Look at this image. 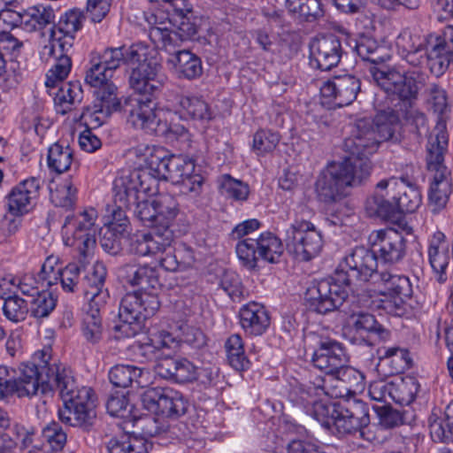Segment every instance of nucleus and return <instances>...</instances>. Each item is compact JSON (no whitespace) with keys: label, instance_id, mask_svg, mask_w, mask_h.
Here are the masks:
<instances>
[{"label":"nucleus","instance_id":"f257e3e1","mask_svg":"<svg viewBox=\"0 0 453 453\" xmlns=\"http://www.w3.org/2000/svg\"><path fill=\"white\" fill-rule=\"evenodd\" d=\"M448 139L446 124L439 121L430 133L426 146V166L432 174L428 201L434 212L446 206L452 193L451 171L443 163Z\"/></svg>","mask_w":453,"mask_h":453},{"label":"nucleus","instance_id":"f03ea898","mask_svg":"<svg viewBox=\"0 0 453 453\" xmlns=\"http://www.w3.org/2000/svg\"><path fill=\"white\" fill-rule=\"evenodd\" d=\"M372 162L362 158H344L330 164L316 181V192L325 203H332L348 195L349 188L361 185L371 174Z\"/></svg>","mask_w":453,"mask_h":453},{"label":"nucleus","instance_id":"7ed1b4c3","mask_svg":"<svg viewBox=\"0 0 453 453\" xmlns=\"http://www.w3.org/2000/svg\"><path fill=\"white\" fill-rule=\"evenodd\" d=\"M372 78L377 85L388 95L396 96L404 105L401 109L402 118L412 132L421 135L427 131V121L425 114L415 108L412 100L417 98L418 87L416 80L407 73L395 69H372Z\"/></svg>","mask_w":453,"mask_h":453},{"label":"nucleus","instance_id":"20e7f679","mask_svg":"<svg viewBox=\"0 0 453 453\" xmlns=\"http://www.w3.org/2000/svg\"><path fill=\"white\" fill-rule=\"evenodd\" d=\"M326 392V382L319 376L310 372L307 381L292 387L288 398L293 404L302 407L304 411L318 420L327 429L338 410V403H332Z\"/></svg>","mask_w":453,"mask_h":453},{"label":"nucleus","instance_id":"39448f33","mask_svg":"<svg viewBox=\"0 0 453 453\" xmlns=\"http://www.w3.org/2000/svg\"><path fill=\"white\" fill-rule=\"evenodd\" d=\"M159 308L157 296L150 292L134 291L121 299L119 317L121 321L115 330L130 337L139 331L141 324L153 316Z\"/></svg>","mask_w":453,"mask_h":453},{"label":"nucleus","instance_id":"423d86ee","mask_svg":"<svg viewBox=\"0 0 453 453\" xmlns=\"http://www.w3.org/2000/svg\"><path fill=\"white\" fill-rule=\"evenodd\" d=\"M129 84L140 96L131 98L126 106L125 111L128 112L127 121L136 128L150 133L156 132L158 125L154 111L156 104L149 96L159 91L150 88V81H147L146 76L141 75L134 81L133 70L129 76Z\"/></svg>","mask_w":453,"mask_h":453},{"label":"nucleus","instance_id":"0eeeda50","mask_svg":"<svg viewBox=\"0 0 453 453\" xmlns=\"http://www.w3.org/2000/svg\"><path fill=\"white\" fill-rule=\"evenodd\" d=\"M286 246L299 261H309L318 256L323 247L321 233L312 223L296 220L286 233Z\"/></svg>","mask_w":453,"mask_h":453},{"label":"nucleus","instance_id":"6e6552de","mask_svg":"<svg viewBox=\"0 0 453 453\" xmlns=\"http://www.w3.org/2000/svg\"><path fill=\"white\" fill-rule=\"evenodd\" d=\"M42 357L44 364L42 371H39V390L42 394L48 395L58 391L63 402L81 397L73 372L56 364L48 365L50 355L47 350L42 352Z\"/></svg>","mask_w":453,"mask_h":453},{"label":"nucleus","instance_id":"1a4fd4ad","mask_svg":"<svg viewBox=\"0 0 453 453\" xmlns=\"http://www.w3.org/2000/svg\"><path fill=\"white\" fill-rule=\"evenodd\" d=\"M163 171L161 178L179 186L180 194L196 198L202 193L203 178L194 173L195 163L192 159L181 155H170Z\"/></svg>","mask_w":453,"mask_h":453},{"label":"nucleus","instance_id":"9d476101","mask_svg":"<svg viewBox=\"0 0 453 453\" xmlns=\"http://www.w3.org/2000/svg\"><path fill=\"white\" fill-rule=\"evenodd\" d=\"M369 423L367 404L356 398H347L338 403V410L330 430L339 436L359 434L363 437L364 428Z\"/></svg>","mask_w":453,"mask_h":453},{"label":"nucleus","instance_id":"9b49d317","mask_svg":"<svg viewBox=\"0 0 453 453\" xmlns=\"http://www.w3.org/2000/svg\"><path fill=\"white\" fill-rule=\"evenodd\" d=\"M347 298L345 288L327 279L313 282L304 295L307 307L319 314L340 309Z\"/></svg>","mask_w":453,"mask_h":453},{"label":"nucleus","instance_id":"f8f14e48","mask_svg":"<svg viewBox=\"0 0 453 453\" xmlns=\"http://www.w3.org/2000/svg\"><path fill=\"white\" fill-rule=\"evenodd\" d=\"M20 375L15 379L7 366L0 365V400L13 395L31 397L39 391V369L33 363L22 364Z\"/></svg>","mask_w":453,"mask_h":453},{"label":"nucleus","instance_id":"ddd939ff","mask_svg":"<svg viewBox=\"0 0 453 453\" xmlns=\"http://www.w3.org/2000/svg\"><path fill=\"white\" fill-rule=\"evenodd\" d=\"M158 179L157 174L153 175L148 169H134L122 174L114 183L117 197L127 203L153 196L157 192Z\"/></svg>","mask_w":453,"mask_h":453},{"label":"nucleus","instance_id":"4468645a","mask_svg":"<svg viewBox=\"0 0 453 453\" xmlns=\"http://www.w3.org/2000/svg\"><path fill=\"white\" fill-rule=\"evenodd\" d=\"M141 402L149 411L171 418L184 415L188 409L182 395L171 388H150L142 394Z\"/></svg>","mask_w":453,"mask_h":453},{"label":"nucleus","instance_id":"2eb2a0df","mask_svg":"<svg viewBox=\"0 0 453 453\" xmlns=\"http://www.w3.org/2000/svg\"><path fill=\"white\" fill-rule=\"evenodd\" d=\"M378 261L374 250L365 247H356L343 257L339 265L347 278L346 284L350 285L353 280L360 281H373L377 272Z\"/></svg>","mask_w":453,"mask_h":453},{"label":"nucleus","instance_id":"dca6fc26","mask_svg":"<svg viewBox=\"0 0 453 453\" xmlns=\"http://www.w3.org/2000/svg\"><path fill=\"white\" fill-rule=\"evenodd\" d=\"M82 12L73 9L63 16L58 27L51 29V40L43 47L44 57H53L57 48L59 51H69L73 46L74 34L81 30L83 24Z\"/></svg>","mask_w":453,"mask_h":453},{"label":"nucleus","instance_id":"f3484780","mask_svg":"<svg viewBox=\"0 0 453 453\" xmlns=\"http://www.w3.org/2000/svg\"><path fill=\"white\" fill-rule=\"evenodd\" d=\"M361 91L360 80L351 74L335 76L320 88L323 104L344 107L351 104Z\"/></svg>","mask_w":453,"mask_h":453},{"label":"nucleus","instance_id":"a211bd4d","mask_svg":"<svg viewBox=\"0 0 453 453\" xmlns=\"http://www.w3.org/2000/svg\"><path fill=\"white\" fill-rule=\"evenodd\" d=\"M380 146L373 122L369 119L357 121L352 135L344 140L343 150L349 154L345 158L367 159Z\"/></svg>","mask_w":453,"mask_h":453},{"label":"nucleus","instance_id":"6ab92c4d","mask_svg":"<svg viewBox=\"0 0 453 453\" xmlns=\"http://www.w3.org/2000/svg\"><path fill=\"white\" fill-rule=\"evenodd\" d=\"M310 48L311 65L322 71L336 66L343 54L341 39L333 34L314 38Z\"/></svg>","mask_w":453,"mask_h":453},{"label":"nucleus","instance_id":"aec40b11","mask_svg":"<svg viewBox=\"0 0 453 453\" xmlns=\"http://www.w3.org/2000/svg\"><path fill=\"white\" fill-rule=\"evenodd\" d=\"M331 380L326 382V392L331 398L353 396L365 389V377L355 368L343 365L335 372Z\"/></svg>","mask_w":453,"mask_h":453},{"label":"nucleus","instance_id":"412c9836","mask_svg":"<svg viewBox=\"0 0 453 453\" xmlns=\"http://www.w3.org/2000/svg\"><path fill=\"white\" fill-rule=\"evenodd\" d=\"M380 190L386 191L387 196L395 201L399 207V213H412L421 203V195L418 189L410 184H407L403 178L398 180L395 177L381 180L376 185Z\"/></svg>","mask_w":453,"mask_h":453},{"label":"nucleus","instance_id":"4be33fe9","mask_svg":"<svg viewBox=\"0 0 453 453\" xmlns=\"http://www.w3.org/2000/svg\"><path fill=\"white\" fill-rule=\"evenodd\" d=\"M427 64L437 77L453 65V27H446L441 36L433 35L427 49Z\"/></svg>","mask_w":453,"mask_h":453},{"label":"nucleus","instance_id":"5701e85b","mask_svg":"<svg viewBox=\"0 0 453 453\" xmlns=\"http://www.w3.org/2000/svg\"><path fill=\"white\" fill-rule=\"evenodd\" d=\"M370 241L375 254H379L385 263H396L405 255V239L400 232L393 228L373 232L370 235Z\"/></svg>","mask_w":453,"mask_h":453},{"label":"nucleus","instance_id":"b1692460","mask_svg":"<svg viewBox=\"0 0 453 453\" xmlns=\"http://www.w3.org/2000/svg\"><path fill=\"white\" fill-rule=\"evenodd\" d=\"M347 362L348 358L342 344L333 340L320 342L319 349L315 350L312 357L313 365L325 373L323 376L319 374L317 376L328 380Z\"/></svg>","mask_w":453,"mask_h":453},{"label":"nucleus","instance_id":"393cba45","mask_svg":"<svg viewBox=\"0 0 453 453\" xmlns=\"http://www.w3.org/2000/svg\"><path fill=\"white\" fill-rule=\"evenodd\" d=\"M432 39V35L421 36L411 30H403L395 41L398 54L411 66H419L424 63L425 58H427V49Z\"/></svg>","mask_w":453,"mask_h":453},{"label":"nucleus","instance_id":"a878e982","mask_svg":"<svg viewBox=\"0 0 453 453\" xmlns=\"http://www.w3.org/2000/svg\"><path fill=\"white\" fill-rule=\"evenodd\" d=\"M372 282L382 286L385 292L394 296V301H383V309L390 312L393 311V306L395 307V311L402 310L403 298L408 297L411 294V284L407 277L394 273L392 271H380L375 274Z\"/></svg>","mask_w":453,"mask_h":453},{"label":"nucleus","instance_id":"bb28decb","mask_svg":"<svg viewBox=\"0 0 453 453\" xmlns=\"http://www.w3.org/2000/svg\"><path fill=\"white\" fill-rule=\"evenodd\" d=\"M155 358V371L163 379L180 383L196 379V366L186 358H174L173 355L157 356Z\"/></svg>","mask_w":453,"mask_h":453},{"label":"nucleus","instance_id":"cd10ccee","mask_svg":"<svg viewBox=\"0 0 453 453\" xmlns=\"http://www.w3.org/2000/svg\"><path fill=\"white\" fill-rule=\"evenodd\" d=\"M40 187L39 179L35 177L22 180L13 187L6 196L8 211L14 214L27 213L39 195Z\"/></svg>","mask_w":453,"mask_h":453},{"label":"nucleus","instance_id":"c85d7f7f","mask_svg":"<svg viewBox=\"0 0 453 453\" xmlns=\"http://www.w3.org/2000/svg\"><path fill=\"white\" fill-rule=\"evenodd\" d=\"M8 12L6 15L12 19V26L19 27L27 32L41 30L55 19L54 10L50 5L37 4L20 12Z\"/></svg>","mask_w":453,"mask_h":453},{"label":"nucleus","instance_id":"c756f323","mask_svg":"<svg viewBox=\"0 0 453 453\" xmlns=\"http://www.w3.org/2000/svg\"><path fill=\"white\" fill-rule=\"evenodd\" d=\"M349 312L351 328L370 345L389 338L390 332L379 324L373 315L355 310H350Z\"/></svg>","mask_w":453,"mask_h":453},{"label":"nucleus","instance_id":"7c9ffc66","mask_svg":"<svg viewBox=\"0 0 453 453\" xmlns=\"http://www.w3.org/2000/svg\"><path fill=\"white\" fill-rule=\"evenodd\" d=\"M119 277L131 286L140 287L142 292L156 290L161 285L157 270L149 265H125L119 269Z\"/></svg>","mask_w":453,"mask_h":453},{"label":"nucleus","instance_id":"2f4dec72","mask_svg":"<svg viewBox=\"0 0 453 453\" xmlns=\"http://www.w3.org/2000/svg\"><path fill=\"white\" fill-rule=\"evenodd\" d=\"M116 90L117 88L114 84H106L89 89L91 105L87 106V111H93L91 118L99 121V117L95 114L101 113L104 117H109L112 112L120 110V101L117 96Z\"/></svg>","mask_w":453,"mask_h":453},{"label":"nucleus","instance_id":"473e14b6","mask_svg":"<svg viewBox=\"0 0 453 453\" xmlns=\"http://www.w3.org/2000/svg\"><path fill=\"white\" fill-rule=\"evenodd\" d=\"M240 323L250 335L263 334L270 325V317L265 308L256 302L243 305L239 311Z\"/></svg>","mask_w":453,"mask_h":453},{"label":"nucleus","instance_id":"72a5a7b5","mask_svg":"<svg viewBox=\"0 0 453 453\" xmlns=\"http://www.w3.org/2000/svg\"><path fill=\"white\" fill-rule=\"evenodd\" d=\"M428 257L431 267L439 275V281H445L444 274L449 265L451 256L449 245L443 233L437 231L433 234L428 247Z\"/></svg>","mask_w":453,"mask_h":453},{"label":"nucleus","instance_id":"f704fd0d","mask_svg":"<svg viewBox=\"0 0 453 453\" xmlns=\"http://www.w3.org/2000/svg\"><path fill=\"white\" fill-rule=\"evenodd\" d=\"M355 50L362 60L373 65L370 68V73H372V69L374 68L383 69L386 71L393 69L386 68L384 66H377L389 60L390 54L387 47L379 44L378 42L372 37L366 35L360 36L357 41ZM371 74L372 75V73Z\"/></svg>","mask_w":453,"mask_h":453},{"label":"nucleus","instance_id":"c9c22d12","mask_svg":"<svg viewBox=\"0 0 453 453\" xmlns=\"http://www.w3.org/2000/svg\"><path fill=\"white\" fill-rule=\"evenodd\" d=\"M165 255L160 257V265L169 272H177L185 270L191 266L195 257L192 249L185 244H180L178 247H172L164 252Z\"/></svg>","mask_w":453,"mask_h":453},{"label":"nucleus","instance_id":"e433bc0d","mask_svg":"<svg viewBox=\"0 0 453 453\" xmlns=\"http://www.w3.org/2000/svg\"><path fill=\"white\" fill-rule=\"evenodd\" d=\"M179 108L180 115L185 119L202 122L210 121L213 119V113L209 104L201 96H180Z\"/></svg>","mask_w":453,"mask_h":453},{"label":"nucleus","instance_id":"4c0bfd02","mask_svg":"<svg viewBox=\"0 0 453 453\" xmlns=\"http://www.w3.org/2000/svg\"><path fill=\"white\" fill-rule=\"evenodd\" d=\"M168 62L173 65L180 76L188 80L199 77L203 72L200 58L188 50L174 51Z\"/></svg>","mask_w":453,"mask_h":453},{"label":"nucleus","instance_id":"58836bf2","mask_svg":"<svg viewBox=\"0 0 453 453\" xmlns=\"http://www.w3.org/2000/svg\"><path fill=\"white\" fill-rule=\"evenodd\" d=\"M375 194L366 200V210L371 215L378 216L384 219L395 220L399 219V207L395 201L390 202L383 194L384 190L376 188ZM386 189L385 191H387Z\"/></svg>","mask_w":453,"mask_h":453},{"label":"nucleus","instance_id":"ea45409f","mask_svg":"<svg viewBox=\"0 0 453 453\" xmlns=\"http://www.w3.org/2000/svg\"><path fill=\"white\" fill-rule=\"evenodd\" d=\"M134 71V81L141 75L146 76L147 81H150V88L160 91L165 81L166 76L162 71V65L154 57H150L149 60L141 63L132 68Z\"/></svg>","mask_w":453,"mask_h":453},{"label":"nucleus","instance_id":"a19ab883","mask_svg":"<svg viewBox=\"0 0 453 453\" xmlns=\"http://www.w3.org/2000/svg\"><path fill=\"white\" fill-rule=\"evenodd\" d=\"M64 406L58 410L61 422L71 426L82 427L85 425V401L81 396L63 402Z\"/></svg>","mask_w":453,"mask_h":453},{"label":"nucleus","instance_id":"79ce46f5","mask_svg":"<svg viewBox=\"0 0 453 453\" xmlns=\"http://www.w3.org/2000/svg\"><path fill=\"white\" fill-rule=\"evenodd\" d=\"M143 371L134 365H117L109 372L110 381L119 388H127L133 383L142 386Z\"/></svg>","mask_w":453,"mask_h":453},{"label":"nucleus","instance_id":"37998d69","mask_svg":"<svg viewBox=\"0 0 453 453\" xmlns=\"http://www.w3.org/2000/svg\"><path fill=\"white\" fill-rule=\"evenodd\" d=\"M154 199L158 226L170 228V225L176 218L179 209L176 199L169 194H160Z\"/></svg>","mask_w":453,"mask_h":453},{"label":"nucleus","instance_id":"c03bdc74","mask_svg":"<svg viewBox=\"0 0 453 453\" xmlns=\"http://www.w3.org/2000/svg\"><path fill=\"white\" fill-rule=\"evenodd\" d=\"M289 12L306 21H314L324 15L320 0H286Z\"/></svg>","mask_w":453,"mask_h":453},{"label":"nucleus","instance_id":"a18cd8bd","mask_svg":"<svg viewBox=\"0 0 453 453\" xmlns=\"http://www.w3.org/2000/svg\"><path fill=\"white\" fill-rule=\"evenodd\" d=\"M127 208L134 206V213L135 217L148 227H157L158 221L157 218V211L154 206V199H148L147 197H141L137 201H128L127 203L121 202Z\"/></svg>","mask_w":453,"mask_h":453},{"label":"nucleus","instance_id":"49530a36","mask_svg":"<svg viewBox=\"0 0 453 453\" xmlns=\"http://www.w3.org/2000/svg\"><path fill=\"white\" fill-rule=\"evenodd\" d=\"M257 243L258 257L269 263H277L283 253V246L279 238L271 233L262 234Z\"/></svg>","mask_w":453,"mask_h":453},{"label":"nucleus","instance_id":"de8ad7c7","mask_svg":"<svg viewBox=\"0 0 453 453\" xmlns=\"http://www.w3.org/2000/svg\"><path fill=\"white\" fill-rule=\"evenodd\" d=\"M150 344L146 346V351L157 356L174 355L179 351L180 341L168 332H159L151 340Z\"/></svg>","mask_w":453,"mask_h":453},{"label":"nucleus","instance_id":"09e8293b","mask_svg":"<svg viewBox=\"0 0 453 453\" xmlns=\"http://www.w3.org/2000/svg\"><path fill=\"white\" fill-rule=\"evenodd\" d=\"M64 242L66 246L73 247L81 256H85V226L83 221H76L67 217L65 223Z\"/></svg>","mask_w":453,"mask_h":453},{"label":"nucleus","instance_id":"8fccbe9b","mask_svg":"<svg viewBox=\"0 0 453 453\" xmlns=\"http://www.w3.org/2000/svg\"><path fill=\"white\" fill-rule=\"evenodd\" d=\"M48 166L57 173L67 171L73 161V151L66 146L58 143L53 144L48 151Z\"/></svg>","mask_w":453,"mask_h":453},{"label":"nucleus","instance_id":"3c124183","mask_svg":"<svg viewBox=\"0 0 453 453\" xmlns=\"http://www.w3.org/2000/svg\"><path fill=\"white\" fill-rule=\"evenodd\" d=\"M229 365L237 371L249 367V360L244 355L243 342L239 334L231 335L225 344Z\"/></svg>","mask_w":453,"mask_h":453},{"label":"nucleus","instance_id":"603ef678","mask_svg":"<svg viewBox=\"0 0 453 453\" xmlns=\"http://www.w3.org/2000/svg\"><path fill=\"white\" fill-rule=\"evenodd\" d=\"M31 315L37 319L48 317L55 309L57 298L50 291L42 290L28 301Z\"/></svg>","mask_w":453,"mask_h":453},{"label":"nucleus","instance_id":"864d4df0","mask_svg":"<svg viewBox=\"0 0 453 453\" xmlns=\"http://www.w3.org/2000/svg\"><path fill=\"white\" fill-rule=\"evenodd\" d=\"M431 438L435 442L449 443L453 441V430L449 417L432 413L428 418Z\"/></svg>","mask_w":453,"mask_h":453},{"label":"nucleus","instance_id":"5fc2aeb1","mask_svg":"<svg viewBox=\"0 0 453 453\" xmlns=\"http://www.w3.org/2000/svg\"><path fill=\"white\" fill-rule=\"evenodd\" d=\"M184 10L179 11L174 6H169L167 11L173 12V20L180 31V37L188 39L197 33V27L195 23L191 22L188 17V14L192 12L191 6L188 4L187 0H184Z\"/></svg>","mask_w":453,"mask_h":453},{"label":"nucleus","instance_id":"6e6d98bb","mask_svg":"<svg viewBox=\"0 0 453 453\" xmlns=\"http://www.w3.org/2000/svg\"><path fill=\"white\" fill-rule=\"evenodd\" d=\"M42 437L50 453L60 452L67 442L66 433L56 421H51L42 429Z\"/></svg>","mask_w":453,"mask_h":453},{"label":"nucleus","instance_id":"4d7b16f0","mask_svg":"<svg viewBox=\"0 0 453 453\" xmlns=\"http://www.w3.org/2000/svg\"><path fill=\"white\" fill-rule=\"evenodd\" d=\"M219 189L222 195L235 201H245L250 194V188L246 183L228 174L221 176Z\"/></svg>","mask_w":453,"mask_h":453},{"label":"nucleus","instance_id":"13d9d810","mask_svg":"<svg viewBox=\"0 0 453 453\" xmlns=\"http://www.w3.org/2000/svg\"><path fill=\"white\" fill-rule=\"evenodd\" d=\"M146 234L151 255L164 253L173 241V232L170 228L153 227L151 232Z\"/></svg>","mask_w":453,"mask_h":453},{"label":"nucleus","instance_id":"bf43d9fd","mask_svg":"<svg viewBox=\"0 0 453 453\" xmlns=\"http://www.w3.org/2000/svg\"><path fill=\"white\" fill-rule=\"evenodd\" d=\"M107 448L109 453H146L143 440L128 435L111 439Z\"/></svg>","mask_w":453,"mask_h":453},{"label":"nucleus","instance_id":"052dcab7","mask_svg":"<svg viewBox=\"0 0 453 453\" xmlns=\"http://www.w3.org/2000/svg\"><path fill=\"white\" fill-rule=\"evenodd\" d=\"M107 272L105 265L101 262H96L92 268L88 277H87V298L91 296L89 301L91 303H100L97 301L102 288L104 285V280Z\"/></svg>","mask_w":453,"mask_h":453},{"label":"nucleus","instance_id":"680f3d73","mask_svg":"<svg viewBox=\"0 0 453 453\" xmlns=\"http://www.w3.org/2000/svg\"><path fill=\"white\" fill-rule=\"evenodd\" d=\"M68 51H60V55L57 58L56 64L49 70L45 85L48 88H54L58 82L63 81L69 74L72 62L70 57L67 56Z\"/></svg>","mask_w":453,"mask_h":453},{"label":"nucleus","instance_id":"e2e57ef3","mask_svg":"<svg viewBox=\"0 0 453 453\" xmlns=\"http://www.w3.org/2000/svg\"><path fill=\"white\" fill-rule=\"evenodd\" d=\"M114 203L115 204L109 209L111 213L109 219H107L104 225L106 228L111 229L113 231H117L120 235L125 234L127 233L129 221L126 215V211L124 208H127L125 204H121V201L117 197V192L114 196Z\"/></svg>","mask_w":453,"mask_h":453},{"label":"nucleus","instance_id":"0e129e2a","mask_svg":"<svg viewBox=\"0 0 453 453\" xmlns=\"http://www.w3.org/2000/svg\"><path fill=\"white\" fill-rule=\"evenodd\" d=\"M373 125L380 144L386 141L396 142L398 140L395 134L399 124L394 114L378 116Z\"/></svg>","mask_w":453,"mask_h":453},{"label":"nucleus","instance_id":"69168bd1","mask_svg":"<svg viewBox=\"0 0 453 453\" xmlns=\"http://www.w3.org/2000/svg\"><path fill=\"white\" fill-rule=\"evenodd\" d=\"M99 305L100 303L90 302V310L87 311V342L93 344L102 339L104 333Z\"/></svg>","mask_w":453,"mask_h":453},{"label":"nucleus","instance_id":"338daca9","mask_svg":"<svg viewBox=\"0 0 453 453\" xmlns=\"http://www.w3.org/2000/svg\"><path fill=\"white\" fill-rule=\"evenodd\" d=\"M50 200L56 206L72 207L76 201V188L69 182L50 186Z\"/></svg>","mask_w":453,"mask_h":453},{"label":"nucleus","instance_id":"774afa93","mask_svg":"<svg viewBox=\"0 0 453 453\" xmlns=\"http://www.w3.org/2000/svg\"><path fill=\"white\" fill-rule=\"evenodd\" d=\"M280 134L267 129L258 130L253 138V150L257 154L272 152L280 142Z\"/></svg>","mask_w":453,"mask_h":453}]
</instances>
